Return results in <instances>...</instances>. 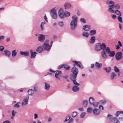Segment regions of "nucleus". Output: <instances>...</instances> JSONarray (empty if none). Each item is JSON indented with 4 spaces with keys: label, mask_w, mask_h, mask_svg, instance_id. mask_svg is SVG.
<instances>
[{
    "label": "nucleus",
    "mask_w": 123,
    "mask_h": 123,
    "mask_svg": "<svg viewBox=\"0 0 123 123\" xmlns=\"http://www.w3.org/2000/svg\"><path fill=\"white\" fill-rule=\"evenodd\" d=\"M50 13L52 15V14H56V11L54 8H53L51 11Z\"/></svg>",
    "instance_id": "obj_34"
},
{
    "label": "nucleus",
    "mask_w": 123,
    "mask_h": 123,
    "mask_svg": "<svg viewBox=\"0 0 123 123\" xmlns=\"http://www.w3.org/2000/svg\"><path fill=\"white\" fill-rule=\"evenodd\" d=\"M121 114H123V117H120L119 118V119L120 120L123 121V111H117L115 114V116L116 117H117L120 115Z\"/></svg>",
    "instance_id": "obj_8"
},
{
    "label": "nucleus",
    "mask_w": 123,
    "mask_h": 123,
    "mask_svg": "<svg viewBox=\"0 0 123 123\" xmlns=\"http://www.w3.org/2000/svg\"><path fill=\"white\" fill-rule=\"evenodd\" d=\"M70 118V115H68V116H67L66 117L65 119L64 120V122H66L67 121H68V120H69Z\"/></svg>",
    "instance_id": "obj_48"
},
{
    "label": "nucleus",
    "mask_w": 123,
    "mask_h": 123,
    "mask_svg": "<svg viewBox=\"0 0 123 123\" xmlns=\"http://www.w3.org/2000/svg\"><path fill=\"white\" fill-rule=\"evenodd\" d=\"M42 47L44 49L47 51H49L51 48V46L48 44L44 43L42 45Z\"/></svg>",
    "instance_id": "obj_5"
},
{
    "label": "nucleus",
    "mask_w": 123,
    "mask_h": 123,
    "mask_svg": "<svg viewBox=\"0 0 123 123\" xmlns=\"http://www.w3.org/2000/svg\"><path fill=\"white\" fill-rule=\"evenodd\" d=\"M14 107H20V105L18 104V103L15 104L14 105Z\"/></svg>",
    "instance_id": "obj_59"
},
{
    "label": "nucleus",
    "mask_w": 123,
    "mask_h": 123,
    "mask_svg": "<svg viewBox=\"0 0 123 123\" xmlns=\"http://www.w3.org/2000/svg\"><path fill=\"white\" fill-rule=\"evenodd\" d=\"M58 14L60 18H63L65 17H68L70 15V13L66 11H65V12H64L63 9L60 8Z\"/></svg>",
    "instance_id": "obj_2"
},
{
    "label": "nucleus",
    "mask_w": 123,
    "mask_h": 123,
    "mask_svg": "<svg viewBox=\"0 0 123 123\" xmlns=\"http://www.w3.org/2000/svg\"><path fill=\"white\" fill-rule=\"evenodd\" d=\"M3 123H10V121L8 120H6L4 121Z\"/></svg>",
    "instance_id": "obj_63"
},
{
    "label": "nucleus",
    "mask_w": 123,
    "mask_h": 123,
    "mask_svg": "<svg viewBox=\"0 0 123 123\" xmlns=\"http://www.w3.org/2000/svg\"><path fill=\"white\" fill-rule=\"evenodd\" d=\"M115 57L117 60H120L122 58V53L121 52H117L116 54Z\"/></svg>",
    "instance_id": "obj_6"
},
{
    "label": "nucleus",
    "mask_w": 123,
    "mask_h": 123,
    "mask_svg": "<svg viewBox=\"0 0 123 123\" xmlns=\"http://www.w3.org/2000/svg\"><path fill=\"white\" fill-rule=\"evenodd\" d=\"M114 8H115V9L116 10L119 9L120 8V6L118 4H116L115 5H114Z\"/></svg>",
    "instance_id": "obj_40"
},
{
    "label": "nucleus",
    "mask_w": 123,
    "mask_h": 123,
    "mask_svg": "<svg viewBox=\"0 0 123 123\" xmlns=\"http://www.w3.org/2000/svg\"><path fill=\"white\" fill-rule=\"evenodd\" d=\"M77 75L74 74H71L70 75V80L72 81L77 80L76 77Z\"/></svg>",
    "instance_id": "obj_12"
},
{
    "label": "nucleus",
    "mask_w": 123,
    "mask_h": 123,
    "mask_svg": "<svg viewBox=\"0 0 123 123\" xmlns=\"http://www.w3.org/2000/svg\"><path fill=\"white\" fill-rule=\"evenodd\" d=\"M44 18L46 22H48L47 20V18L46 16V14H45V15L44 16Z\"/></svg>",
    "instance_id": "obj_61"
},
{
    "label": "nucleus",
    "mask_w": 123,
    "mask_h": 123,
    "mask_svg": "<svg viewBox=\"0 0 123 123\" xmlns=\"http://www.w3.org/2000/svg\"><path fill=\"white\" fill-rule=\"evenodd\" d=\"M29 96H27L26 98L23 100V102L22 103V105H27L28 104V100L29 99Z\"/></svg>",
    "instance_id": "obj_11"
},
{
    "label": "nucleus",
    "mask_w": 123,
    "mask_h": 123,
    "mask_svg": "<svg viewBox=\"0 0 123 123\" xmlns=\"http://www.w3.org/2000/svg\"><path fill=\"white\" fill-rule=\"evenodd\" d=\"M79 89V88L78 86H74L72 88L73 91L74 92L78 91Z\"/></svg>",
    "instance_id": "obj_18"
},
{
    "label": "nucleus",
    "mask_w": 123,
    "mask_h": 123,
    "mask_svg": "<svg viewBox=\"0 0 123 123\" xmlns=\"http://www.w3.org/2000/svg\"><path fill=\"white\" fill-rule=\"evenodd\" d=\"M71 4L68 2L65 3L64 5L65 8L66 9H69L71 7Z\"/></svg>",
    "instance_id": "obj_16"
},
{
    "label": "nucleus",
    "mask_w": 123,
    "mask_h": 123,
    "mask_svg": "<svg viewBox=\"0 0 123 123\" xmlns=\"http://www.w3.org/2000/svg\"><path fill=\"white\" fill-rule=\"evenodd\" d=\"M114 70L117 73L120 72V70L116 66L114 67Z\"/></svg>",
    "instance_id": "obj_45"
},
{
    "label": "nucleus",
    "mask_w": 123,
    "mask_h": 123,
    "mask_svg": "<svg viewBox=\"0 0 123 123\" xmlns=\"http://www.w3.org/2000/svg\"><path fill=\"white\" fill-rule=\"evenodd\" d=\"M45 39V37L43 34H40L38 35V41L41 42H43Z\"/></svg>",
    "instance_id": "obj_7"
},
{
    "label": "nucleus",
    "mask_w": 123,
    "mask_h": 123,
    "mask_svg": "<svg viewBox=\"0 0 123 123\" xmlns=\"http://www.w3.org/2000/svg\"><path fill=\"white\" fill-rule=\"evenodd\" d=\"M28 93L29 95L32 96L34 94V92L32 89H30L28 90Z\"/></svg>",
    "instance_id": "obj_25"
},
{
    "label": "nucleus",
    "mask_w": 123,
    "mask_h": 123,
    "mask_svg": "<svg viewBox=\"0 0 123 123\" xmlns=\"http://www.w3.org/2000/svg\"><path fill=\"white\" fill-rule=\"evenodd\" d=\"M99 103L101 104L104 105L106 103V101L105 100H101L99 101Z\"/></svg>",
    "instance_id": "obj_41"
},
{
    "label": "nucleus",
    "mask_w": 123,
    "mask_h": 123,
    "mask_svg": "<svg viewBox=\"0 0 123 123\" xmlns=\"http://www.w3.org/2000/svg\"><path fill=\"white\" fill-rule=\"evenodd\" d=\"M96 40L94 36L92 37L89 40V42L91 43H93L95 42Z\"/></svg>",
    "instance_id": "obj_22"
},
{
    "label": "nucleus",
    "mask_w": 123,
    "mask_h": 123,
    "mask_svg": "<svg viewBox=\"0 0 123 123\" xmlns=\"http://www.w3.org/2000/svg\"><path fill=\"white\" fill-rule=\"evenodd\" d=\"M46 22L45 21H44L43 22H42L41 23V24L40 25V26L41 28V30H44L43 26L45 24Z\"/></svg>",
    "instance_id": "obj_37"
},
{
    "label": "nucleus",
    "mask_w": 123,
    "mask_h": 123,
    "mask_svg": "<svg viewBox=\"0 0 123 123\" xmlns=\"http://www.w3.org/2000/svg\"><path fill=\"white\" fill-rule=\"evenodd\" d=\"M17 53V52H16V50H13L12 52V56L13 57H14L15 56Z\"/></svg>",
    "instance_id": "obj_38"
},
{
    "label": "nucleus",
    "mask_w": 123,
    "mask_h": 123,
    "mask_svg": "<svg viewBox=\"0 0 123 123\" xmlns=\"http://www.w3.org/2000/svg\"><path fill=\"white\" fill-rule=\"evenodd\" d=\"M88 103V101L86 100L84 101L82 104L84 107H86Z\"/></svg>",
    "instance_id": "obj_36"
},
{
    "label": "nucleus",
    "mask_w": 123,
    "mask_h": 123,
    "mask_svg": "<svg viewBox=\"0 0 123 123\" xmlns=\"http://www.w3.org/2000/svg\"><path fill=\"white\" fill-rule=\"evenodd\" d=\"M92 111V109L91 107H88L87 108V111L88 113H90Z\"/></svg>",
    "instance_id": "obj_51"
},
{
    "label": "nucleus",
    "mask_w": 123,
    "mask_h": 123,
    "mask_svg": "<svg viewBox=\"0 0 123 123\" xmlns=\"http://www.w3.org/2000/svg\"><path fill=\"white\" fill-rule=\"evenodd\" d=\"M99 109L100 110H104V107L102 105H100L99 106Z\"/></svg>",
    "instance_id": "obj_55"
},
{
    "label": "nucleus",
    "mask_w": 123,
    "mask_h": 123,
    "mask_svg": "<svg viewBox=\"0 0 123 123\" xmlns=\"http://www.w3.org/2000/svg\"><path fill=\"white\" fill-rule=\"evenodd\" d=\"M112 117L113 116L112 115L109 114H108L107 116V117H109V119L111 120L112 123H117L118 122L120 123V122L116 117Z\"/></svg>",
    "instance_id": "obj_3"
},
{
    "label": "nucleus",
    "mask_w": 123,
    "mask_h": 123,
    "mask_svg": "<svg viewBox=\"0 0 123 123\" xmlns=\"http://www.w3.org/2000/svg\"><path fill=\"white\" fill-rule=\"evenodd\" d=\"M43 48L42 47L39 46L37 48L36 51L38 53H40L43 51Z\"/></svg>",
    "instance_id": "obj_26"
},
{
    "label": "nucleus",
    "mask_w": 123,
    "mask_h": 123,
    "mask_svg": "<svg viewBox=\"0 0 123 123\" xmlns=\"http://www.w3.org/2000/svg\"><path fill=\"white\" fill-rule=\"evenodd\" d=\"M105 50L107 54L110 53H109L111 51L109 47H107Z\"/></svg>",
    "instance_id": "obj_46"
},
{
    "label": "nucleus",
    "mask_w": 123,
    "mask_h": 123,
    "mask_svg": "<svg viewBox=\"0 0 123 123\" xmlns=\"http://www.w3.org/2000/svg\"><path fill=\"white\" fill-rule=\"evenodd\" d=\"M30 53L31 55V58H35L36 54H37V53L35 52H33V50L31 49L30 50Z\"/></svg>",
    "instance_id": "obj_14"
},
{
    "label": "nucleus",
    "mask_w": 123,
    "mask_h": 123,
    "mask_svg": "<svg viewBox=\"0 0 123 123\" xmlns=\"http://www.w3.org/2000/svg\"><path fill=\"white\" fill-rule=\"evenodd\" d=\"M118 19V21L121 23H122L123 22L122 18L120 16H119L117 17Z\"/></svg>",
    "instance_id": "obj_49"
},
{
    "label": "nucleus",
    "mask_w": 123,
    "mask_h": 123,
    "mask_svg": "<svg viewBox=\"0 0 123 123\" xmlns=\"http://www.w3.org/2000/svg\"><path fill=\"white\" fill-rule=\"evenodd\" d=\"M37 84H36L35 85L34 87V91H37Z\"/></svg>",
    "instance_id": "obj_53"
},
{
    "label": "nucleus",
    "mask_w": 123,
    "mask_h": 123,
    "mask_svg": "<svg viewBox=\"0 0 123 123\" xmlns=\"http://www.w3.org/2000/svg\"><path fill=\"white\" fill-rule=\"evenodd\" d=\"M116 16L114 14H113L112 15V17L113 19L116 18Z\"/></svg>",
    "instance_id": "obj_64"
},
{
    "label": "nucleus",
    "mask_w": 123,
    "mask_h": 123,
    "mask_svg": "<svg viewBox=\"0 0 123 123\" xmlns=\"http://www.w3.org/2000/svg\"><path fill=\"white\" fill-rule=\"evenodd\" d=\"M89 33L87 32H84L82 34V36L86 38H88L89 37Z\"/></svg>",
    "instance_id": "obj_30"
},
{
    "label": "nucleus",
    "mask_w": 123,
    "mask_h": 123,
    "mask_svg": "<svg viewBox=\"0 0 123 123\" xmlns=\"http://www.w3.org/2000/svg\"><path fill=\"white\" fill-rule=\"evenodd\" d=\"M6 56L8 57H9L11 54V53L10 51L7 50H5L4 51Z\"/></svg>",
    "instance_id": "obj_23"
},
{
    "label": "nucleus",
    "mask_w": 123,
    "mask_h": 123,
    "mask_svg": "<svg viewBox=\"0 0 123 123\" xmlns=\"http://www.w3.org/2000/svg\"><path fill=\"white\" fill-rule=\"evenodd\" d=\"M72 20L70 23V27L72 30H74L76 27L78 21L77 17L76 15H74L72 17Z\"/></svg>",
    "instance_id": "obj_1"
},
{
    "label": "nucleus",
    "mask_w": 123,
    "mask_h": 123,
    "mask_svg": "<svg viewBox=\"0 0 123 123\" xmlns=\"http://www.w3.org/2000/svg\"><path fill=\"white\" fill-rule=\"evenodd\" d=\"M101 49L104 51L105 50L106 48L105 44L104 43H102L101 44Z\"/></svg>",
    "instance_id": "obj_29"
},
{
    "label": "nucleus",
    "mask_w": 123,
    "mask_h": 123,
    "mask_svg": "<svg viewBox=\"0 0 123 123\" xmlns=\"http://www.w3.org/2000/svg\"><path fill=\"white\" fill-rule=\"evenodd\" d=\"M98 103L99 102H94L93 103H92V105H93V106L94 107L96 108L98 106Z\"/></svg>",
    "instance_id": "obj_39"
},
{
    "label": "nucleus",
    "mask_w": 123,
    "mask_h": 123,
    "mask_svg": "<svg viewBox=\"0 0 123 123\" xmlns=\"http://www.w3.org/2000/svg\"><path fill=\"white\" fill-rule=\"evenodd\" d=\"M76 80H74L72 81H73V83L74 85H76L77 86H78L80 85V84L78 83L76 81Z\"/></svg>",
    "instance_id": "obj_44"
},
{
    "label": "nucleus",
    "mask_w": 123,
    "mask_h": 123,
    "mask_svg": "<svg viewBox=\"0 0 123 123\" xmlns=\"http://www.w3.org/2000/svg\"><path fill=\"white\" fill-rule=\"evenodd\" d=\"M20 54L22 55H24L25 56H28L29 54V53L28 51H20Z\"/></svg>",
    "instance_id": "obj_19"
},
{
    "label": "nucleus",
    "mask_w": 123,
    "mask_h": 123,
    "mask_svg": "<svg viewBox=\"0 0 123 123\" xmlns=\"http://www.w3.org/2000/svg\"><path fill=\"white\" fill-rule=\"evenodd\" d=\"M120 48V47L119 45H116V49H119Z\"/></svg>",
    "instance_id": "obj_62"
},
{
    "label": "nucleus",
    "mask_w": 123,
    "mask_h": 123,
    "mask_svg": "<svg viewBox=\"0 0 123 123\" xmlns=\"http://www.w3.org/2000/svg\"><path fill=\"white\" fill-rule=\"evenodd\" d=\"M96 51H100L101 49V44L100 43H97L96 44L94 47Z\"/></svg>",
    "instance_id": "obj_9"
},
{
    "label": "nucleus",
    "mask_w": 123,
    "mask_h": 123,
    "mask_svg": "<svg viewBox=\"0 0 123 123\" xmlns=\"http://www.w3.org/2000/svg\"><path fill=\"white\" fill-rule=\"evenodd\" d=\"M64 65L63 64H62L61 65H59L58 67V69H60L62 68V67H64Z\"/></svg>",
    "instance_id": "obj_56"
},
{
    "label": "nucleus",
    "mask_w": 123,
    "mask_h": 123,
    "mask_svg": "<svg viewBox=\"0 0 123 123\" xmlns=\"http://www.w3.org/2000/svg\"><path fill=\"white\" fill-rule=\"evenodd\" d=\"M86 114L85 112H82L80 115V117L81 118H82L85 116Z\"/></svg>",
    "instance_id": "obj_52"
},
{
    "label": "nucleus",
    "mask_w": 123,
    "mask_h": 123,
    "mask_svg": "<svg viewBox=\"0 0 123 123\" xmlns=\"http://www.w3.org/2000/svg\"><path fill=\"white\" fill-rule=\"evenodd\" d=\"M4 49V47L2 46H0V51H2Z\"/></svg>",
    "instance_id": "obj_58"
},
{
    "label": "nucleus",
    "mask_w": 123,
    "mask_h": 123,
    "mask_svg": "<svg viewBox=\"0 0 123 123\" xmlns=\"http://www.w3.org/2000/svg\"><path fill=\"white\" fill-rule=\"evenodd\" d=\"M16 113V111L14 112L13 110L12 111V116H13V117H14L15 114Z\"/></svg>",
    "instance_id": "obj_60"
},
{
    "label": "nucleus",
    "mask_w": 123,
    "mask_h": 123,
    "mask_svg": "<svg viewBox=\"0 0 123 123\" xmlns=\"http://www.w3.org/2000/svg\"><path fill=\"white\" fill-rule=\"evenodd\" d=\"M101 55L103 58L105 59L106 58L107 56L105 51L103 50L101 52Z\"/></svg>",
    "instance_id": "obj_21"
},
{
    "label": "nucleus",
    "mask_w": 123,
    "mask_h": 123,
    "mask_svg": "<svg viewBox=\"0 0 123 123\" xmlns=\"http://www.w3.org/2000/svg\"><path fill=\"white\" fill-rule=\"evenodd\" d=\"M115 13L119 16H121L122 15L121 12L120 11L117 10H116L115 11Z\"/></svg>",
    "instance_id": "obj_32"
},
{
    "label": "nucleus",
    "mask_w": 123,
    "mask_h": 123,
    "mask_svg": "<svg viewBox=\"0 0 123 123\" xmlns=\"http://www.w3.org/2000/svg\"><path fill=\"white\" fill-rule=\"evenodd\" d=\"M80 21L81 22H82L83 23H85L86 22L85 19L84 18H81L80 19Z\"/></svg>",
    "instance_id": "obj_54"
},
{
    "label": "nucleus",
    "mask_w": 123,
    "mask_h": 123,
    "mask_svg": "<svg viewBox=\"0 0 123 123\" xmlns=\"http://www.w3.org/2000/svg\"><path fill=\"white\" fill-rule=\"evenodd\" d=\"M77 115V113L75 111L73 112L72 114V116L73 117H75Z\"/></svg>",
    "instance_id": "obj_50"
},
{
    "label": "nucleus",
    "mask_w": 123,
    "mask_h": 123,
    "mask_svg": "<svg viewBox=\"0 0 123 123\" xmlns=\"http://www.w3.org/2000/svg\"><path fill=\"white\" fill-rule=\"evenodd\" d=\"M73 62L74 63V64H73V67H76L75 66L77 65V66L80 68L82 69L84 67L83 65L80 62H78L76 61H73Z\"/></svg>",
    "instance_id": "obj_4"
},
{
    "label": "nucleus",
    "mask_w": 123,
    "mask_h": 123,
    "mask_svg": "<svg viewBox=\"0 0 123 123\" xmlns=\"http://www.w3.org/2000/svg\"><path fill=\"white\" fill-rule=\"evenodd\" d=\"M45 86H44V89L47 90H49L50 88V85L48 84H47L45 82Z\"/></svg>",
    "instance_id": "obj_27"
},
{
    "label": "nucleus",
    "mask_w": 123,
    "mask_h": 123,
    "mask_svg": "<svg viewBox=\"0 0 123 123\" xmlns=\"http://www.w3.org/2000/svg\"><path fill=\"white\" fill-rule=\"evenodd\" d=\"M102 63H99L97 62H96L95 64V67L96 68H99L102 66Z\"/></svg>",
    "instance_id": "obj_24"
},
{
    "label": "nucleus",
    "mask_w": 123,
    "mask_h": 123,
    "mask_svg": "<svg viewBox=\"0 0 123 123\" xmlns=\"http://www.w3.org/2000/svg\"><path fill=\"white\" fill-rule=\"evenodd\" d=\"M52 15L51 14H50L52 18L54 19H56L57 18V14H55V15L54 14H52Z\"/></svg>",
    "instance_id": "obj_43"
},
{
    "label": "nucleus",
    "mask_w": 123,
    "mask_h": 123,
    "mask_svg": "<svg viewBox=\"0 0 123 123\" xmlns=\"http://www.w3.org/2000/svg\"><path fill=\"white\" fill-rule=\"evenodd\" d=\"M62 74V72L61 71H57L55 74V77L59 79H60V78L59 76Z\"/></svg>",
    "instance_id": "obj_13"
},
{
    "label": "nucleus",
    "mask_w": 123,
    "mask_h": 123,
    "mask_svg": "<svg viewBox=\"0 0 123 123\" xmlns=\"http://www.w3.org/2000/svg\"><path fill=\"white\" fill-rule=\"evenodd\" d=\"M64 68L67 70H69L70 68V66L68 65H65L64 66Z\"/></svg>",
    "instance_id": "obj_42"
},
{
    "label": "nucleus",
    "mask_w": 123,
    "mask_h": 123,
    "mask_svg": "<svg viewBox=\"0 0 123 123\" xmlns=\"http://www.w3.org/2000/svg\"><path fill=\"white\" fill-rule=\"evenodd\" d=\"M95 101V100L92 97H90L89 99V101L90 104L92 105V103H93Z\"/></svg>",
    "instance_id": "obj_20"
},
{
    "label": "nucleus",
    "mask_w": 123,
    "mask_h": 123,
    "mask_svg": "<svg viewBox=\"0 0 123 123\" xmlns=\"http://www.w3.org/2000/svg\"><path fill=\"white\" fill-rule=\"evenodd\" d=\"M82 28L83 30L85 31H89L90 29V26L87 25H84Z\"/></svg>",
    "instance_id": "obj_15"
},
{
    "label": "nucleus",
    "mask_w": 123,
    "mask_h": 123,
    "mask_svg": "<svg viewBox=\"0 0 123 123\" xmlns=\"http://www.w3.org/2000/svg\"><path fill=\"white\" fill-rule=\"evenodd\" d=\"M111 68L110 67L105 68H104V69L108 73H109L110 72L111 70Z\"/></svg>",
    "instance_id": "obj_31"
},
{
    "label": "nucleus",
    "mask_w": 123,
    "mask_h": 123,
    "mask_svg": "<svg viewBox=\"0 0 123 123\" xmlns=\"http://www.w3.org/2000/svg\"><path fill=\"white\" fill-rule=\"evenodd\" d=\"M109 53V56L111 57H113L115 55V52L114 51H111Z\"/></svg>",
    "instance_id": "obj_33"
},
{
    "label": "nucleus",
    "mask_w": 123,
    "mask_h": 123,
    "mask_svg": "<svg viewBox=\"0 0 123 123\" xmlns=\"http://www.w3.org/2000/svg\"><path fill=\"white\" fill-rule=\"evenodd\" d=\"M71 72L73 74L77 75L79 73V71L77 68L76 67H72L71 68Z\"/></svg>",
    "instance_id": "obj_10"
},
{
    "label": "nucleus",
    "mask_w": 123,
    "mask_h": 123,
    "mask_svg": "<svg viewBox=\"0 0 123 123\" xmlns=\"http://www.w3.org/2000/svg\"><path fill=\"white\" fill-rule=\"evenodd\" d=\"M58 25L60 27H62L64 25L63 22L62 21L59 22L58 23Z\"/></svg>",
    "instance_id": "obj_35"
},
{
    "label": "nucleus",
    "mask_w": 123,
    "mask_h": 123,
    "mask_svg": "<svg viewBox=\"0 0 123 123\" xmlns=\"http://www.w3.org/2000/svg\"><path fill=\"white\" fill-rule=\"evenodd\" d=\"M93 112L94 114L96 115H98L100 113V111L97 109H94L93 110Z\"/></svg>",
    "instance_id": "obj_17"
},
{
    "label": "nucleus",
    "mask_w": 123,
    "mask_h": 123,
    "mask_svg": "<svg viewBox=\"0 0 123 123\" xmlns=\"http://www.w3.org/2000/svg\"><path fill=\"white\" fill-rule=\"evenodd\" d=\"M96 33V31H90L89 35L91 36H93Z\"/></svg>",
    "instance_id": "obj_47"
},
{
    "label": "nucleus",
    "mask_w": 123,
    "mask_h": 123,
    "mask_svg": "<svg viewBox=\"0 0 123 123\" xmlns=\"http://www.w3.org/2000/svg\"><path fill=\"white\" fill-rule=\"evenodd\" d=\"M117 75V74H116L114 72H112L111 73V74L110 75V78H111V80H113L114 79V78L115 76H116Z\"/></svg>",
    "instance_id": "obj_28"
},
{
    "label": "nucleus",
    "mask_w": 123,
    "mask_h": 123,
    "mask_svg": "<svg viewBox=\"0 0 123 123\" xmlns=\"http://www.w3.org/2000/svg\"><path fill=\"white\" fill-rule=\"evenodd\" d=\"M111 4L115 5V2L113 1H112L111 0L108 3V5H110Z\"/></svg>",
    "instance_id": "obj_57"
}]
</instances>
